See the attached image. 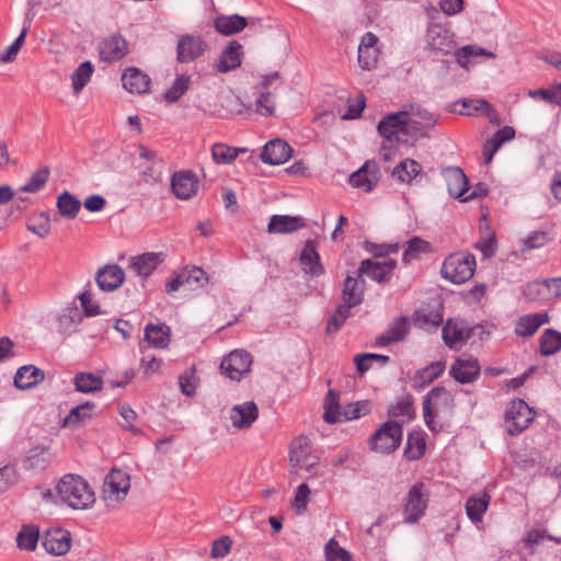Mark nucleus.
Returning a JSON list of instances; mask_svg holds the SVG:
<instances>
[{"label": "nucleus", "mask_w": 561, "mask_h": 561, "mask_svg": "<svg viewBox=\"0 0 561 561\" xmlns=\"http://www.w3.org/2000/svg\"><path fill=\"white\" fill-rule=\"evenodd\" d=\"M431 126H425L424 123L419 122L415 118H412L411 116L405 117L404 119V137L408 138V142L410 139H417L423 138L427 136L428 129H431Z\"/></svg>", "instance_id": "nucleus-53"}, {"label": "nucleus", "mask_w": 561, "mask_h": 561, "mask_svg": "<svg viewBox=\"0 0 561 561\" xmlns=\"http://www.w3.org/2000/svg\"><path fill=\"white\" fill-rule=\"evenodd\" d=\"M103 378L93 373H77L73 377L75 390L81 393L91 394L103 389Z\"/></svg>", "instance_id": "nucleus-33"}, {"label": "nucleus", "mask_w": 561, "mask_h": 561, "mask_svg": "<svg viewBox=\"0 0 561 561\" xmlns=\"http://www.w3.org/2000/svg\"><path fill=\"white\" fill-rule=\"evenodd\" d=\"M379 168L375 161H366L357 171L352 173L348 183L353 187L370 192L379 181Z\"/></svg>", "instance_id": "nucleus-15"}, {"label": "nucleus", "mask_w": 561, "mask_h": 561, "mask_svg": "<svg viewBox=\"0 0 561 561\" xmlns=\"http://www.w3.org/2000/svg\"><path fill=\"white\" fill-rule=\"evenodd\" d=\"M130 489L129 474L122 469H112L105 477L102 488V499L107 506L123 501Z\"/></svg>", "instance_id": "nucleus-6"}, {"label": "nucleus", "mask_w": 561, "mask_h": 561, "mask_svg": "<svg viewBox=\"0 0 561 561\" xmlns=\"http://www.w3.org/2000/svg\"><path fill=\"white\" fill-rule=\"evenodd\" d=\"M182 271V279L192 289L205 286L208 283L207 273L198 266H186Z\"/></svg>", "instance_id": "nucleus-49"}, {"label": "nucleus", "mask_w": 561, "mask_h": 561, "mask_svg": "<svg viewBox=\"0 0 561 561\" xmlns=\"http://www.w3.org/2000/svg\"><path fill=\"white\" fill-rule=\"evenodd\" d=\"M407 112L402 110L386 115L377 126L378 133L381 137L390 142L407 144L408 138L404 137V119Z\"/></svg>", "instance_id": "nucleus-9"}, {"label": "nucleus", "mask_w": 561, "mask_h": 561, "mask_svg": "<svg viewBox=\"0 0 561 561\" xmlns=\"http://www.w3.org/2000/svg\"><path fill=\"white\" fill-rule=\"evenodd\" d=\"M57 208L61 217L73 219L81 209V202L68 191H64L57 197Z\"/></svg>", "instance_id": "nucleus-39"}, {"label": "nucleus", "mask_w": 561, "mask_h": 561, "mask_svg": "<svg viewBox=\"0 0 561 561\" xmlns=\"http://www.w3.org/2000/svg\"><path fill=\"white\" fill-rule=\"evenodd\" d=\"M328 561H350L351 554L347 550L340 547L334 538H331L324 548Z\"/></svg>", "instance_id": "nucleus-62"}, {"label": "nucleus", "mask_w": 561, "mask_h": 561, "mask_svg": "<svg viewBox=\"0 0 561 561\" xmlns=\"http://www.w3.org/2000/svg\"><path fill=\"white\" fill-rule=\"evenodd\" d=\"M241 48L242 47L238 42H230L219 56L216 64L217 71L226 73L238 68L241 65Z\"/></svg>", "instance_id": "nucleus-31"}, {"label": "nucleus", "mask_w": 561, "mask_h": 561, "mask_svg": "<svg viewBox=\"0 0 561 561\" xmlns=\"http://www.w3.org/2000/svg\"><path fill=\"white\" fill-rule=\"evenodd\" d=\"M291 147L282 139L270 140L261 153L264 163L279 165L285 163L291 157Z\"/></svg>", "instance_id": "nucleus-26"}, {"label": "nucleus", "mask_w": 561, "mask_h": 561, "mask_svg": "<svg viewBox=\"0 0 561 561\" xmlns=\"http://www.w3.org/2000/svg\"><path fill=\"white\" fill-rule=\"evenodd\" d=\"M365 290L366 282L363 276H358V271H356L355 276L347 275L342 288L343 304L352 308L360 305L364 300Z\"/></svg>", "instance_id": "nucleus-20"}, {"label": "nucleus", "mask_w": 561, "mask_h": 561, "mask_svg": "<svg viewBox=\"0 0 561 561\" xmlns=\"http://www.w3.org/2000/svg\"><path fill=\"white\" fill-rule=\"evenodd\" d=\"M378 41L373 32L363 35L358 45V64L363 70H370L376 66L379 55Z\"/></svg>", "instance_id": "nucleus-19"}, {"label": "nucleus", "mask_w": 561, "mask_h": 561, "mask_svg": "<svg viewBox=\"0 0 561 561\" xmlns=\"http://www.w3.org/2000/svg\"><path fill=\"white\" fill-rule=\"evenodd\" d=\"M442 174L446 181L450 196L465 202L466 194L469 191L467 175L458 167H447L443 169Z\"/></svg>", "instance_id": "nucleus-17"}, {"label": "nucleus", "mask_w": 561, "mask_h": 561, "mask_svg": "<svg viewBox=\"0 0 561 561\" xmlns=\"http://www.w3.org/2000/svg\"><path fill=\"white\" fill-rule=\"evenodd\" d=\"M259 416V410L253 401L236 404L229 412V419L233 427L238 430L249 428Z\"/></svg>", "instance_id": "nucleus-24"}, {"label": "nucleus", "mask_w": 561, "mask_h": 561, "mask_svg": "<svg viewBox=\"0 0 561 561\" xmlns=\"http://www.w3.org/2000/svg\"><path fill=\"white\" fill-rule=\"evenodd\" d=\"M410 332V319L407 316L396 318L388 329L376 339L378 346H388L392 343L401 342Z\"/></svg>", "instance_id": "nucleus-25"}, {"label": "nucleus", "mask_w": 561, "mask_h": 561, "mask_svg": "<svg viewBox=\"0 0 561 561\" xmlns=\"http://www.w3.org/2000/svg\"><path fill=\"white\" fill-rule=\"evenodd\" d=\"M99 51L103 61H116L127 55L128 44L122 35L112 34L101 42Z\"/></svg>", "instance_id": "nucleus-18"}, {"label": "nucleus", "mask_w": 561, "mask_h": 561, "mask_svg": "<svg viewBox=\"0 0 561 561\" xmlns=\"http://www.w3.org/2000/svg\"><path fill=\"white\" fill-rule=\"evenodd\" d=\"M402 425L397 421L385 422L370 437V448L379 454H391L401 445Z\"/></svg>", "instance_id": "nucleus-3"}, {"label": "nucleus", "mask_w": 561, "mask_h": 561, "mask_svg": "<svg viewBox=\"0 0 561 561\" xmlns=\"http://www.w3.org/2000/svg\"><path fill=\"white\" fill-rule=\"evenodd\" d=\"M251 363V355L248 352L236 350L222 359L220 368L231 380H239L250 370Z\"/></svg>", "instance_id": "nucleus-13"}, {"label": "nucleus", "mask_w": 561, "mask_h": 561, "mask_svg": "<svg viewBox=\"0 0 561 561\" xmlns=\"http://www.w3.org/2000/svg\"><path fill=\"white\" fill-rule=\"evenodd\" d=\"M30 23L24 25L20 35L15 38V41L7 47L2 53H0V61L1 62H11L15 59L18 53L25 42L26 34L28 32Z\"/></svg>", "instance_id": "nucleus-57"}, {"label": "nucleus", "mask_w": 561, "mask_h": 561, "mask_svg": "<svg viewBox=\"0 0 561 561\" xmlns=\"http://www.w3.org/2000/svg\"><path fill=\"white\" fill-rule=\"evenodd\" d=\"M42 546L50 554L64 556L71 546L70 533L60 528L49 529L42 537Z\"/></svg>", "instance_id": "nucleus-16"}, {"label": "nucleus", "mask_w": 561, "mask_h": 561, "mask_svg": "<svg viewBox=\"0 0 561 561\" xmlns=\"http://www.w3.org/2000/svg\"><path fill=\"white\" fill-rule=\"evenodd\" d=\"M401 110L407 112L408 116L424 123L425 126H431L433 128L437 122V116L435 114L428 112L417 103L404 104Z\"/></svg>", "instance_id": "nucleus-50"}, {"label": "nucleus", "mask_w": 561, "mask_h": 561, "mask_svg": "<svg viewBox=\"0 0 561 561\" xmlns=\"http://www.w3.org/2000/svg\"><path fill=\"white\" fill-rule=\"evenodd\" d=\"M44 379V371L33 365H25L18 369L14 376V386L26 390L35 387Z\"/></svg>", "instance_id": "nucleus-32"}, {"label": "nucleus", "mask_w": 561, "mask_h": 561, "mask_svg": "<svg viewBox=\"0 0 561 561\" xmlns=\"http://www.w3.org/2000/svg\"><path fill=\"white\" fill-rule=\"evenodd\" d=\"M480 374V365L477 358L472 356L458 357L449 369V375L459 383H470L477 379Z\"/></svg>", "instance_id": "nucleus-14"}, {"label": "nucleus", "mask_w": 561, "mask_h": 561, "mask_svg": "<svg viewBox=\"0 0 561 561\" xmlns=\"http://www.w3.org/2000/svg\"><path fill=\"white\" fill-rule=\"evenodd\" d=\"M248 25V21L244 16L239 14L233 15H220L215 20L216 30L222 35H233L242 31Z\"/></svg>", "instance_id": "nucleus-37"}, {"label": "nucleus", "mask_w": 561, "mask_h": 561, "mask_svg": "<svg viewBox=\"0 0 561 561\" xmlns=\"http://www.w3.org/2000/svg\"><path fill=\"white\" fill-rule=\"evenodd\" d=\"M397 267V261L387 259L382 262H377L371 259H366L360 262L358 267V276H368L378 284H387L392 277V272Z\"/></svg>", "instance_id": "nucleus-11"}, {"label": "nucleus", "mask_w": 561, "mask_h": 561, "mask_svg": "<svg viewBox=\"0 0 561 561\" xmlns=\"http://www.w3.org/2000/svg\"><path fill=\"white\" fill-rule=\"evenodd\" d=\"M170 328L163 323H149L145 328V341L157 348H165L170 343Z\"/></svg>", "instance_id": "nucleus-34"}, {"label": "nucleus", "mask_w": 561, "mask_h": 561, "mask_svg": "<svg viewBox=\"0 0 561 561\" xmlns=\"http://www.w3.org/2000/svg\"><path fill=\"white\" fill-rule=\"evenodd\" d=\"M388 414L390 417L407 416L408 421L412 420L415 416L412 396H407L399 400L388 410Z\"/></svg>", "instance_id": "nucleus-56"}, {"label": "nucleus", "mask_w": 561, "mask_h": 561, "mask_svg": "<svg viewBox=\"0 0 561 561\" xmlns=\"http://www.w3.org/2000/svg\"><path fill=\"white\" fill-rule=\"evenodd\" d=\"M94 71L91 61L81 62L71 76L72 88L76 94L82 91L88 84Z\"/></svg>", "instance_id": "nucleus-47"}, {"label": "nucleus", "mask_w": 561, "mask_h": 561, "mask_svg": "<svg viewBox=\"0 0 561 561\" xmlns=\"http://www.w3.org/2000/svg\"><path fill=\"white\" fill-rule=\"evenodd\" d=\"M162 262V253L147 252L131 257L129 268L138 276L148 277Z\"/></svg>", "instance_id": "nucleus-30"}, {"label": "nucleus", "mask_w": 561, "mask_h": 561, "mask_svg": "<svg viewBox=\"0 0 561 561\" xmlns=\"http://www.w3.org/2000/svg\"><path fill=\"white\" fill-rule=\"evenodd\" d=\"M197 178L192 171H179L172 175L171 187L180 199H190L197 192Z\"/></svg>", "instance_id": "nucleus-23"}, {"label": "nucleus", "mask_w": 561, "mask_h": 561, "mask_svg": "<svg viewBox=\"0 0 561 561\" xmlns=\"http://www.w3.org/2000/svg\"><path fill=\"white\" fill-rule=\"evenodd\" d=\"M370 404L368 401H358L344 407L342 411V421H351L368 414Z\"/></svg>", "instance_id": "nucleus-61"}, {"label": "nucleus", "mask_w": 561, "mask_h": 561, "mask_svg": "<svg viewBox=\"0 0 561 561\" xmlns=\"http://www.w3.org/2000/svg\"><path fill=\"white\" fill-rule=\"evenodd\" d=\"M422 171L421 164L413 159H405L394 167L392 176L401 183H410Z\"/></svg>", "instance_id": "nucleus-41"}, {"label": "nucleus", "mask_w": 561, "mask_h": 561, "mask_svg": "<svg viewBox=\"0 0 561 561\" xmlns=\"http://www.w3.org/2000/svg\"><path fill=\"white\" fill-rule=\"evenodd\" d=\"M125 280V272L117 264L105 265L95 274V282L102 291H113L122 286Z\"/></svg>", "instance_id": "nucleus-22"}, {"label": "nucleus", "mask_w": 561, "mask_h": 561, "mask_svg": "<svg viewBox=\"0 0 561 561\" xmlns=\"http://www.w3.org/2000/svg\"><path fill=\"white\" fill-rule=\"evenodd\" d=\"M306 226L300 216L273 215L267 225L268 233H291Z\"/></svg>", "instance_id": "nucleus-28"}, {"label": "nucleus", "mask_w": 561, "mask_h": 561, "mask_svg": "<svg viewBox=\"0 0 561 561\" xmlns=\"http://www.w3.org/2000/svg\"><path fill=\"white\" fill-rule=\"evenodd\" d=\"M83 317L77 308L67 309L58 318V329L65 335H70L77 331Z\"/></svg>", "instance_id": "nucleus-45"}, {"label": "nucleus", "mask_w": 561, "mask_h": 561, "mask_svg": "<svg viewBox=\"0 0 561 561\" xmlns=\"http://www.w3.org/2000/svg\"><path fill=\"white\" fill-rule=\"evenodd\" d=\"M39 538V530L34 525H25L21 528L16 537V543L20 549L34 550Z\"/></svg>", "instance_id": "nucleus-48"}, {"label": "nucleus", "mask_w": 561, "mask_h": 561, "mask_svg": "<svg viewBox=\"0 0 561 561\" xmlns=\"http://www.w3.org/2000/svg\"><path fill=\"white\" fill-rule=\"evenodd\" d=\"M122 82L128 92L144 94L149 91L150 78L137 68H127L122 75Z\"/></svg>", "instance_id": "nucleus-29"}, {"label": "nucleus", "mask_w": 561, "mask_h": 561, "mask_svg": "<svg viewBox=\"0 0 561 561\" xmlns=\"http://www.w3.org/2000/svg\"><path fill=\"white\" fill-rule=\"evenodd\" d=\"M426 444L422 432H412L408 435L404 457L408 460H419L425 454Z\"/></svg>", "instance_id": "nucleus-42"}, {"label": "nucleus", "mask_w": 561, "mask_h": 561, "mask_svg": "<svg viewBox=\"0 0 561 561\" xmlns=\"http://www.w3.org/2000/svg\"><path fill=\"white\" fill-rule=\"evenodd\" d=\"M428 505V491L423 482L412 485L405 496L403 504V522L415 524L424 515Z\"/></svg>", "instance_id": "nucleus-5"}, {"label": "nucleus", "mask_w": 561, "mask_h": 561, "mask_svg": "<svg viewBox=\"0 0 561 561\" xmlns=\"http://www.w3.org/2000/svg\"><path fill=\"white\" fill-rule=\"evenodd\" d=\"M454 403L451 393L444 387H434L423 398V416L426 426L435 431V416L439 408H448Z\"/></svg>", "instance_id": "nucleus-7"}, {"label": "nucleus", "mask_w": 561, "mask_h": 561, "mask_svg": "<svg viewBox=\"0 0 561 561\" xmlns=\"http://www.w3.org/2000/svg\"><path fill=\"white\" fill-rule=\"evenodd\" d=\"M351 309L352 307L348 305L340 304L328 320L327 331L329 333L337 332L343 323L351 317Z\"/></svg>", "instance_id": "nucleus-54"}, {"label": "nucleus", "mask_w": 561, "mask_h": 561, "mask_svg": "<svg viewBox=\"0 0 561 561\" xmlns=\"http://www.w3.org/2000/svg\"><path fill=\"white\" fill-rule=\"evenodd\" d=\"M454 34L439 24H431L426 34V49L432 53L448 55L455 50Z\"/></svg>", "instance_id": "nucleus-10"}, {"label": "nucleus", "mask_w": 561, "mask_h": 561, "mask_svg": "<svg viewBox=\"0 0 561 561\" xmlns=\"http://www.w3.org/2000/svg\"><path fill=\"white\" fill-rule=\"evenodd\" d=\"M561 350V333L553 329H547L540 337V354L550 356Z\"/></svg>", "instance_id": "nucleus-46"}, {"label": "nucleus", "mask_w": 561, "mask_h": 561, "mask_svg": "<svg viewBox=\"0 0 561 561\" xmlns=\"http://www.w3.org/2000/svg\"><path fill=\"white\" fill-rule=\"evenodd\" d=\"M528 95L535 100H543L550 104L561 105V83L553 89L529 90Z\"/></svg>", "instance_id": "nucleus-58"}, {"label": "nucleus", "mask_w": 561, "mask_h": 561, "mask_svg": "<svg viewBox=\"0 0 561 561\" xmlns=\"http://www.w3.org/2000/svg\"><path fill=\"white\" fill-rule=\"evenodd\" d=\"M191 82V77L187 75L179 76L172 85L164 92V99L174 103L180 100V98L187 91Z\"/></svg>", "instance_id": "nucleus-52"}, {"label": "nucleus", "mask_w": 561, "mask_h": 561, "mask_svg": "<svg viewBox=\"0 0 561 561\" xmlns=\"http://www.w3.org/2000/svg\"><path fill=\"white\" fill-rule=\"evenodd\" d=\"M428 243L419 237H414L408 241V247L403 252L402 260L405 264L417 259L420 253L427 250Z\"/></svg>", "instance_id": "nucleus-60"}, {"label": "nucleus", "mask_w": 561, "mask_h": 561, "mask_svg": "<svg viewBox=\"0 0 561 561\" xmlns=\"http://www.w3.org/2000/svg\"><path fill=\"white\" fill-rule=\"evenodd\" d=\"M369 360L379 362L381 366L386 365L390 357L387 355L375 354V353H365L358 354L355 356L356 368L360 374L366 373L370 366L367 364Z\"/></svg>", "instance_id": "nucleus-63"}, {"label": "nucleus", "mask_w": 561, "mask_h": 561, "mask_svg": "<svg viewBox=\"0 0 561 561\" xmlns=\"http://www.w3.org/2000/svg\"><path fill=\"white\" fill-rule=\"evenodd\" d=\"M48 178H49V169L47 167L42 168V169L35 171L34 173H32L28 181L24 185L21 186V191L24 193H36L42 187H44V185L48 181Z\"/></svg>", "instance_id": "nucleus-55"}, {"label": "nucleus", "mask_w": 561, "mask_h": 561, "mask_svg": "<svg viewBox=\"0 0 561 561\" xmlns=\"http://www.w3.org/2000/svg\"><path fill=\"white\" fill-rule=\"evenodd\" d=\"M299 261L305 273L312 276H320L324 273L316 242L308 240L300 253Z\"/></svg>", "instance_id": "nucleus-27"}, {"label": "nucleus", "mask_w": 561, "mask_h": 561, "mask_svg": "<svg viewBox=\"0 0 561 561\" xmlns=\"http://www.w3.org/2000/svg\"><path fill=\"white\" fill-rule=\"evenodd\" d=\"M289 461L297 470H304L308 473L313 472L318 465V457L311 455V446L307 437L299 436L291 442Z\"/></svg>", "instance_id": "nucleus-8"}, {"label": "nucleus", "mask_w": 561, "mask_h": 561, "mask_svg": "<svg viewBox=\"0 0 561 561\" xmlns=\"http://www.w3.org/2000/svg\"><path fill=\"white\" fill-rule=\"evenodd\" d=\"M478 328H470L465 320L455 318L448 319L443 327L442 335L445 344L454 348L457 344L467 342Z\"/></svg>", "instance_id": "nucleus-12"}, {"label": "nucleus", "mask_w": 561, "mask_h": 561, "mask_svg": "<svg viewBox=\"0 0 561 561\" xmlns=\"http://www.w3.org/2000/svg\"><path fill=\"white\" fill-rule=\"evenodd\" d=\"M323 420L329 424L342 422V411L340 408V393L330 389L324 399Z\"/></svg>", "instance_id": "nucleus-43"}, {"label": "nucleus", "mask_w": 561, "mask_h": 561, "mask_svg": "<svg viewBox=\"0 0 561 561\" xmlns=\"http://www.w3.org/2000/svg\"><path fill=\"white\" fill-rule=\"evenodd\" d=\"M535 411L523 399L512 400L505 410L507 433L512 436L523 433L535 420Z\"/></svg>", "instance_id": "nucleus-4"}, {"label": "nucleus", "mask_w": 561, "mask_h": 561, "mask_svg": "<svg viewBox=\"0 0 561 561\" xmlns=\"http://www.w3.org/2000/svg\"><path fill=\"white\" fill-rule=\"evenodd\" d=\"M247 151V148L231 147L222 142L215 144L211 148L213 159L219 164H229L236 160L240 152Z\"/></svg>", "instance_id": "nucleus-44"}, {"label": "nucleus", "mask_w": 561, "mask_h": 561, "mask_svg": "<svg viewBox=\"0 0 561 561\" xmlns=\"http://www.w3.org/2000/svg\"><path fill=\"white\" fill-rule=\"evenodd\" d=\"M443 320L442 306H438L436 308H424L416 311L414 322L415 325L421 329L431 330L438 328L443 323Z\"/></svg>", "instance_id": "nucleus-36"}, {"label": "nucleus", "mask_w": 561, "mask_h": 561, "mask_svg": "<svg viewBox=\"0 0 561 561\" xmlns=\"http://www.w3.org/2000/svg\"><path fill=\"white\" fill-rule=\"evenodd\" d=\"M476 257L472 254L455 253L443 263L442 276L454 284H462L469 280L474 273Z\"/></svg>", "instance_id": "nucleus-2"}, {"label": "nucleus", "mask_w": 561, "mask_h": 561, "mask_svg": "<svg viewBox=\"0 0 561 561\" xmlns=\"http://www.w3.org/2000/svg\"><path fill=\"white\" fill-rule=\"evenodd\" d=\"M95 403L87 401L70 410L68 415L64 419L62 425L68 427H78L85 421L92 419Z\"/></svg>", "instance_id": "nucleus-38"}, {"label": "nucleus", "mask_w": 561, "mask_h": 561, "mask_svg": "<svg viewBox=\"0 0 561 561\" xmlns=\"http://www.w3.org/2000/svg\"><path fill=\"white\" fill-rule=\"evenodd\" d=\"M206 48L207 44L199 36L185 35L178 43V60L182 64L194 61Z\"/></svg>", "instance_id": "nucleus-21"}, {"label": "nucleus", "mask_w": 561, "mask_h": 561, "mask_svg": "<svg viewBox=\"0 0 561 561\" xmlns=\"http://www.w3.org/2000/svg\"><path fill=\"white\" fill-rule=\"evenodd\" d=\"M539 329L538 322L533 314L524 316L518 319L515 332L518 336H531Z\"/></svg>", "instance_id": "nucleus-64"}, {"label": "nucleus", "mask_w": 561, "mask_h": 561, "mask_svg": "<svg viewBox=\"0 0 561 561\" xmlns=\"http://www.w3.org/2000/svg\"><path fill=\"white\" fill-rule=\"evenodd\" d=\"M515 137V129L511 126H505L499 129L491 139H489L483 147V156L486 163H490L494 153L502 147V145Z\"/></svg>", "instance_id": "nucleus-35"}, {"label": "nucleus", "mask_w": 561, "mask_h": 561, "mask_svg": "<svg viewBox=\"0 0 561 561\" xmlns=\"http://www.w3.org/2000/svg\"><path fill=\"white\" fill-rule=\"evenodd\" d=\"M57 494L61 502L73 510H84L95 502L94 492L80 476L65 474L57 484Z\"/></svg>", "instance_id": "nucleus-1"}, {"label": "nucleus", "mask_w": 561, "mask_h": 561, "mask_svg": "<svg viewBox=\"0 0 561 561\" xmlns=\"http://www.w3.org/2000/svg\"><path fill=\"white\" fill-rule=\"evenodd\" d=\"M523 296L528 301H540L550 299L548 286H546V279L527 283L523 287Z\"/></svg>", "instance_id": "nucleus-51"}, {"label": "nucleus", "mask_w": 561, "mask_h": 561, "mask_svg": "<svg viewBox=\"0 0 561 561\" xmlns=\"http://www.w3.org/2000/svg\"><path fill=\"white\" fill-rule=\"evenodd\" d=\"M490 503V495L482 493L480 495H472L467 500L466 513L472 523H480L483 514L488 510Z\"/></svg>", "instance_id": "nucleus-40"}, {"label": "nucleus", "mask_w": 561, "mask_h": 561, "mask_svg": "<svg viewBox=\"0 0 561 561\" xmlns=\"http://www.w3.org/2000/svg\"><path fill=\"white\" fill-rule=\"evenodd\" d=\"M457 104L461 105V110H459V114L461 115H471L472 113L483 111L485 113H490L493 111L492 105L482 99L477 100H460Z\"/></svg>", "instance_id": "nucleus-59"}]
</instances>
